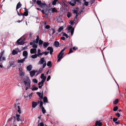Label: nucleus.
Here are the masks:
<instances>
[{"instance_id":"a211bd4d","label":"nucleus","mask_w":126,"mask_h":126,"mask_svg":"<svg viewBox=\"0 0 126 126\" xmlns=\"http://www.w3.org/2000/svg\"><path fill=\"white\" fill-rule=\"evenodd\" d=\"M21 4L20 2H19L17 4L16 8V10H17V9L20 8L21 6Z\"/></svg>"},{"instance_id":"58836bf2","label":"nucleus","mask_w":126,"mask_h":126,"mask_svg":"<svg viewBox=\"0 0 126 126\" xmlns=\"http://www.w3.org/2000/svg\"><path fill=\"white\" fill-rule=\"evenodd\" d=\"M24 15L25 16H27L28 15V11L26 10V11L24 13Z\"/></svg>"},{"instance_id":"13d9d810","label":"nucleus","mask_w":126,"mask_h":126,"mask_svg":"<svg viewBox=\"0 0 126 126\" xmlns=\"http://www.w3.org/2000/svg\"><path fill=\"white\" fill-rule=\"evenodd\" d=\"M44 76V73L42 74L40 78L41 79H43L45 77Z\"/></svg>"},{"instance_id":"39448f33","label":"nucleus","mask_w":126,"mask_h":126,"mask_svg":"<svg viewBox=\"0 0 126 126\" xmlns=\"http://www.w3.org/2000/svg\"><path fill=\"white\" fill-rule=\"evenodd\" d=\"M81 0H71L69 2V3L72 6H74L76 4V2L80 3Z\"/></svg>"},{"instance_id":"864d4df0","label":"nucleus","mask_w":126,"mask_h":126,"mask_svg":"<svg viewBox=\"0 0 126 126\" xmlns=\"http://www.w3.org/2000/svg\"><path fill=\"white\" fill-rule=\"evenodd\" d=\"M94 0H90V1L89 2L91 4H92L93 3H94Z\"/></svg>"},{"instance_id":"7ed1b4c3","label":"nucleus","mask_w":126,"mask_h":126,"mask_svg":"<svg viewBox=\"0 0 126 126\" xmlns=\"http://www.w3.org/2000/svg\"><path fill=\"white\" fill-rule=\"evenodd\" d=\"M38 64L39 65L43 64V68H44L46 65V62L44 58L43 57L41 58L40 60L39 61Z\"/></svg>"},{"instance_id":"09e8293b","label":"nucleus","mask_w":126,"mask_h":126,"mask_svg":"<svg viewBox=\"0 0 126 126\" xmlns=\"http://www.w3.org/2000/svg\"><path fill=\"white\" fill-rule=\"evenodd\" d=\"M43 104V102L42 101H40V105L39 107L41 108H42V107H43L42 106V105Z\"/></svg>"},{"instance_id":"2eb2a0df","label":"nucleus","mask_w":126,"mask_h":126,"mask_svg":"<svg viewBox=\"0 0 126 126\" xmlns=\"http://www.w3.org/2000/svg\"><path fill=\"white\" fill-rule=\"evenodd\" d=\"M17 50H18V49L17 48L16 50H14L12 51V54L13 55H15L18 53Z\"/></svg>"},{"instance_id":"ddd939ff","label":"nucleus","mask_w":126,"mask_h":126,"mask_svg":"<svg viewBox=\"0 0 126 126\" xmlns=\"http://www.w3.org/2000/svg\"><path fill=\"white\" fill-rule=\"evenodd\" d=\"M26 58H27V57H24L23 59H21V60H17V62L19 63H23L24 61L25 60Z\"/></svg>"},{"instance_id":"49530a36","label":"nucleus","mask_w":126,"mask_h":126,"mask_svg":"<svg viewBox=\"0 0 126 126\" xmlns=\"http://www.w3.org/2000/svg\"><path fill=\"white\" fill-rule=\"evenodd\" d=\"M32 81L34 83H37V82L38 81L36 79H32Z\"/></svg>"},{"instance_id":"0e129e2a","label":"nucleus","mask_w":126,"mask_h":126,"mask_svg":"<svg viewBox=\"0 0 126 126\" xmlns=\"http://www.w3.org/2000/svg\"><path fill=\"white\" fill-rule=\"evenodd\" d=\"M27 46H26L25 47H23L22 48V50H24L25 49H27Z\"/></svg>"},{"instance_id":"c9c22d12","label":"nucleus","mask_w":126,"mask_h":126,"mask_svg":"<svg viewBox=\"0 0 126 126\" xmlns=\"http://www.w3.org/2000/svg\"><path fill=\"white\" fill-rule=\"evenodd\" d=\"M43 67L42 68H40L39 70L38 71V74H40L42 73L43 70Z\"/></svg>"},{"instance_id":"de8ad7c7","label":"nucleus","mask_w":126,"mask_h":126,"mask_svg":"<svg viewBox=\"0 0 126 126\" xmlns=\"http://www.w3.org/2000/svg\"><path fill=\"white\" fill-rule=\"evenodd\" d=\"M118 109V107L117 106H115L113 108V110L114 111H116Z\"/></svg>"},{"instance_id":"f257e3e1","label":"nucleus","mask_w":126,"mask_h":126,"mask_svg":"<svg viewBox=\"0 0 126 126\" xmlns=\"http://www.w3.org/2000/svg\"><path fill=\"white\" fill-rule=\"evenodd\" d=\"M23 82L26 87H30L31 81L28 77H25L24 78Z\"/></svg>"},{"instance_id":"680f3d73","label":"nucleus","mask_w":126,"mask_h":126,"mask_svg":"<svg viewBox=\"0 0 126 126\" xmlns=\"http://www.w3.org/2000/svg\"><path fill=\"white\" fill-rule=\"evenodd\" d=\"M50 79V75L48 76L47 78V80L48 81Z\"/></svg>"},{"instance_id":"79ce46f5","label":"nucleus","mask_w":126,"mask_h":126,"mask_svg":"<svg viewBox=\"0 0 126 126\" xmlns=\"http://www.w3.org/2000/svg\"><path fill=\"white\" fill-rule=\"evenodd\" d=\"M63 35V36H66L67 38H68L69 37V36L66 33L63 32L62 33Z\"/></svg>"},{"instance_id":"37998d69","label":"nucleus","mask_w":126,"mask_h":126,"mask_svg":"<svg viewBox=\"0 0 126 126\" xmlns=\"http://www.w3.org/2000/svg\"><path fill=\"white\" fill-rule=\"evenodd\" d=\"M43 43V41H42L41 39H40L39 40V45H42V44Z\"/></svg>"},{"instance_id":"c85d7f7f","label":"nucleus","mask_w":126,"mask_h":126,"mask_svg":"<svg viewBox=\"0 0 126 126\" xmlns=\"http://www.w3.org/2000/svg\"><path fill=\"white\" fill-rule=\"evenodd\" d=\"M35 85H32V87L33 88L32 89V91L36 90L38 89V88L37 87H35Z\"/></svg>"},{"instance_id":"9b49d317","label":"nucleus","mask_w":126,"mask_h":126,"mask_svg":"<svg viewBox=\"0 0 126 126\" xmlns=\"http://www.w3.org/2000/svg\"><path fill=\"white\" fill-rule=\"evenodd\" d=\"M47 49L48 50L50 51V54H51L53 51V49L52 47H48L47 48Z\"/></svg>"},{"instance_id":"aec40b11","label":"nucleus","mask_w":126,"mask_h":126,"mask_svg":"<svg viewBox=\"0 0 126 126\" xmlns=\"http://www.w3.org/2000/svg\"><path fill=\"white\" fill-rule=\"evenodd\" d=\"M16 108L17 107V108L18 109V110H17L19 114L21 113V111L20 110V107L19 106V105H16ZM16 109H17V108Z\"/></svg>"},{"instance_id":"5fc2aeb1","label":"nucleus","mask_w":126,"mask_h":126,"mask_svg":"<svg viewBox=\"0 0 126 126\" xmlns=\"http://www.w3.org/2000/svg\"><path fill=\"white\" fill-rule=\"evenodd\" d=\"M37 56L39 57L40 56H41L42 55V53L39 52L37 53Z\"/></svg>"},{"instance_id":"5701e85b","label":"nucleus","mask_w":126,"mask_h":126,"mask_svg":"<svg viewBox=\"0 0 126 126\" xmlns=\"http://www.w3.org/2000/svg\"><path fill=\"white\" fill-rule=\"evenodd\" d=\"M23 56L27 58L28 55V53L27 51H24L23 52Z\"/></svg>"},{"instance_id":"4be33fe9","label":"nucleus","mask_w":126,"mask_h":126,"mask_svg":"<svg viewBox=\"0 0 126 126\" xmlns=\"http://www.w3.org/2000/svg\"><path fill=\"white\" fill-rule=\"evenodd\" d=\"M51 10L52 13H53L54 12H57V10L55 8H51Z\"/></svg>"},{"instance_id":"052dcab7","label":"nucleus","mask_w":126,"mask_h":126,"mask_svg":"<svg viewBox=\"0 0 126 126\" xmlns=\"http://www.w3.org/2000/svg\"><path fill=\"white\" fill-rule=\"evenodd\" d=\"M16 120L17 121H20L21 122L22 121V120L20 119V117H17Z\"/></svg>"},{"instance_id":"b1692460","label":"nucleus","mask_w":126,"mask_h":126,"mask_svg":"<svg viewBox=\"0 0 126 126\" xmlns=\"http://www.w3.org/2000/svg\"><path fill=\"white\" fill-rule=\"evenodd\" d=\"M19 75L20 76L23 77L25 75V72L22 71H20L19 72Z\"/></svg>"},{"instance_id":"393cba45","label":"nucleus","mask_w":126,"mask_h":126,"mask_svg":"<svg viewBox=\"0 0 126 126\" xmlns=\"http://www.w3.org/2000/svg\"><path fill=\"white\" fill-rule=\"evenodd\" d=\"M47 66H48L49 68H50L52 65V63L51 61H48L47 64Z\"/></svg>"},{"instance_id":"412c9836","label":"nucleus","mask_w":126,"mask_h":126,"mask_svg":"<svg viewBox=\"0 0 126 126\" xmlns=\"http://www.w3.org/2000/svg\"><path fill=\"white\" fill-rule=\"evenodd\" d=\"M32 65H30L27 66V68L28 70L30 71L32 70Z\"/></svg>"},{"instance_id":"bb28decb","label":"nucleus","mask_w":126,"mask_h":126,"mask_svg":"<svg viewBox=\"0 0 126 126\" xmlns=\"http://www.w3.org/2000/svg\"><path fill=\"white\" fill-rule=\"evenodd\" d=\"M59 43L58 41H55L54 43L55 46L56 47H58L59 46Z\"/></svg>"},{"instance_id":"338daca9","label":"nucleus","mask_w":126,"mask_h":126,"mask_svg":"<svg viewBox=\"0 0 126 126\" xmlns=\"http://www.w3.org/2000/svg\"><path fill=\"white\" fill-rule=\"evenodd\" d=\"M50 28V26L48 25H47L45 26V28L47 29H48Z\"/></svg>"},{"instance_id":"dca6fc26","label":"nucleus","mask_w":126,"mask_h":126,"mask_svg":"<svg viewBox=\"0 0 126 126\" xmlns=\"http://www.w3.org/2000/svg\"><path fill=\"white\" fill-rule=\"evenodd\" d=\"M37 104L38 103L37 102L33 101L32 103V107L33 108H35Z\"/></svg>"},{"instance_id":"20e7f679","label":"nucleus","mask_w":126,"mask_h":126,"mask_svg":"<svg viewBox=\"0 0 126 126\" xmlns=\"http://www.w3.org/2000/svg\"><path fill=\"white\" fill-rule=\"evenodd\" d=\"M71 25L67 28V29L68 30V32H70L71 33V35L72 36L73 35L74 32V29L73 28L72 25L73 24V22H70Z\"/></svg>"},{"instance_id":"8fccbe9b","label":"nucleus","mask_w":126,"mask_h":126,"mask_svg":"<svg viewBox=\"0 0 126 126\" xmlns=\"http://www.w3.org/2000/svg\"><path fill=\"white\" fill-rule=\"evenodd\" d=\"M49 53V52H47L46 51L45 52H42V54H44L45 55H47Z\"/></svg>"},{"instance_id":"69168bd1","label":"nucleus","mask_w":126,"mask_h":126,"mask_svg":"<svg viewBox=\"0 0 126 126\" xmlns=\"http://www.w3.org/2000/svg\"><path fill=\"white\" fill-rule=\"evenodd\" d=\"M115 115L118 117L120 116V114L119 113H117L115 114Z\"/></svg>"},{"instance_id":"9d476101","label":"nucleus","mask_w":126,"mask_h":126,"mask_svg":"<svg viewBox=\"0 0 126 126\" xmlns=\"http://www.w3.org/2000/svg\"><path fill=\"white\" fill-rule=\"evenodd\" d=\"M30 53L31 54H36L37 53V50L36 48H32L30 50Z\"/></svg>"},{"instance_id":"6ab92c4d","label":"nucleus","mask_w":126,"mask_h":126,"mask_svg":"<svg viewBox=\"0 0 126 126\" xmlns=\"http://www.w3.org/2000/svg\"><path fill=\"white\" fill-rule=\"evenodd\" d=\"M57 21L58 22H62V20L60 16H58L57 17Z\"/></svg>"},{"instance_id":"f03ea898","label":"nucleus","mask_w":126,"mask_h":126,"mask_svg":"<svg viewBox=\"0 0 126 126\" xmlns=\"http://www.w3.org/2000/svg\"><path fill=\"white\" fill-rule=\"evenodd\" d=\"M66 47L63 48L59 53L57 56L58 62H59L63 57V55L64 54L63 51L65 49Z\"/></svg>"},{"instance_id":"f8f14e48","label":"nucleus","mask_w":126,"mask_h":126,"mask_svg":"<svg viewBox=\"0 0 126 126\" xmlns=\"http://www.w3.org/2000/svg\"><path fill=\"white\" fill-rule=\"evenodd\" d=\"M36 72L34 70H33L30 72V74L31 77H32L34 76Z\"/></svg>"},{"instance_id":"a19ab883","label":"nucleus","mask_w":126,"mask_h":126,"mask_svg":"<svg viewBox=\"0 0 126 126\" xmlns=\"http://www.w3.org/2000/svg\"><path fill=\"white\" fill-rule=\"evenodd\" d=\"M83 1L84 2V5L86 6H87L88 5L89 2L86 1V0H83Z\"/></svg>"},{"instance_id":"4d7b16f0","label":"nucleus","mask_w":126,"mask_h":126,"mask_svg":"<svg viewBox=\"0 0 126 126\" xmlns=\"http://www.w3.org/2000/svg\"><path fill=\"white\" fill-rule=\"evenodd\" d=\"M35 41H34V40L33 41V42H30V45H32H32L33 44H34L35 43Z\"/></svg>"},{"instance_id":"f3484780","label":"nucleus","mask_w":126,"mask_h":126,"mask_svg":"<svg viewBox=\"0 0 126 126\" xmlns=\"http://www.w3.org/2000/svg\"><path fill=\"white\" fill-rule=\"evenodd\" d=\"M102 123L99 121H96V122L95 126H100L102 125Z\"/></svg>"},{"instance_id":"72a5a7b5","label":"nucleus","mask_w":126,"mask_h":126,"mask_svg":"<svg viewBox=\"0 0 126 126\" xmlns=\"http://www.w3.org/2000/svg\"><path fill=\"white\" fill-rule=\"evenodd\" d=\"M58 0H54L52 2V5H55Z\"/></svg>"},{"instance_id":"774afa93","label":"nucleus","mask_w":126,"mask_h":126,"mask_svg":"<svg viewBox=\"0 0 126 126\" xmlns=\"http://www.w3.org/2000/svg\"><path fill=\"white\" fill-rule=\"evenodd\" d=\"M117 120V118H114L113 119V121L114 122H115V121H116Z\"/></svg>"},{"instance_id":"6e6552de","label":"nucleus","mask_w":126,"mask_h":126,"mask_svg":"<svg viewBox=\"0 0 126 126\" xmlns=\"http://www.w3.org/2000/svg\"><path fill=\"white\" fill-rule=\"evenodd\" d=\"M36 3L38 5L42 8L45 5L44 4L42 3L41 1L39 0L37 1Z\"/></svg>"},{"instance_id":"a18cd8bd","label":"nucleus","mask_w":126,"mask_h":126,"mask_svg":"<svg viewBox=\"0 0 126 126\" xmlns=\"http://www.w3.org/2000/svg\"><path fill=\"white\" fill-rule=\"evenodd\" d=\"M118 101V100L117 99H116L113 102V103L116 104L117 103Z\"/></svg>"},{"instance_id":"c03bdc74","label":"nucleus","mask_w":126,"mask_h":126,"mask_svg":"<svg viewBox=\"0 0 126 126\" xmlns=\"http://www.w3.org/2000/svg\"><path fill=\"white\" fill-rule=\"evenodd\" d=\"M32 47L33 48L36 49L37 48V45L34 44L32 45Z\"/></svg>"},{"instance_id":"bf43d9fd","label":"nucleus","mask_w":126,"mask_h":126,"mask_svg":"<svg viewBox=\"0 0 126 126\" xmlns=\"http://www.w3.org/2000/svg\"><path fill=\"white\" fill-rule=\"evenodd\" d=\"M33 33H32V32H30V36L29 38H31L32 36V34Z\"/></svg>"},{"instance_id":"7c9ffc66","label":"nucleus","mask_w":126,"mask_h":126,"mask_svg":"<svg viewBox=\"0 0 126 126\" xmlns=\"http://www.w3.org/2000/svg\"><path fill=\"white\" fill-rule=\"evenodd\" d=\"M37 38L36 39L35 42L37 44L39 40V36L38 35H37L36 36Z\"/></svg>"},{"instance_id":"473e14b6","label":"nucleus","mask_w":126,"mask_h":126,"mask_svg":"<svg viewBox=\"0 0 126 126\" xmlns=\"http://www.w3.org/2000/svg\"><path fill=\"white\" fill-rule=\"evenodd\" d=\"M41 108L42 109V110L43 113L45 114L46 112V110H45L44 107H42V108Z\"/></svg>"},{"instance_id":"1a4fd4ad","label":"nucleus","mask_w":126,"mask_h":126,"mask_svg":"<svg viewBox=\"0 0 126 126\" xmlns=\"http://www.w3.org/2000/svg\"><path fill=\"white\" fill-rule=\"evenodd\" d=\"M79 9V8H77L76 9V10H74V13H75L76 14V15L74 19H77V17L78 16V9Z\"/></svg>"},{"instance_id":"a878e982","label":"nucleus","mask_w":126,"mask_h":126,"mask_svg":"<svg viewBox=\"0 0 126 126\" xmlns=\"http://www.w3.org/2000/svg\"><path fill=\"white\" fill-rule=\"evenodd\" d=\"M43 101L44 103L45 104V103H47V97L46 96H45L43 98Z\"/></svg>"},{"instance_id":"ea45409f","label":"nucleus","mask_w":126,"mask_h":126,"mask_svg":"<svg viewBox=\"0 0 126 126\" xmlns=\"http://www.w3.org/2000/svg\"><path fill=\"white\" fill-rule=\"evenodd\" d=\"M37 54H35V55H32L31 56V57L32 58L34 59L36 58L37 57Z\"/></svg>"},{"instance_id":"2f4dec72","label":"nucleus","mask_w":126,"mask_h":126,"mask_svg":"<svg viewBox=\"0 0 126 126\" xmlns=\"http://www.w3.org/2000/svg\"><path fill=\"white\" fill-rule=\"evenodd\" d=\"M4 53V51H1V52L0 54V63H1V59L2 57V55Z\"/></svg>"},{"instance_id":"6e6d98bb","label":"nucleus","mask_w":126,"mask_h":126,"mask_svg":"<svg viewBox=\"0 0 126 126\" xmlns=\"http://www.w3.org/2000/svg\"><path fill=\"white\" fill-rule=\"evenodd\" d=\"M73 52V51L72 50V48H71L70 50L69 51L68 53V54H70L71 53Z\"/></svg>"},{"instance_id":"423d86ee","label":"nucleus","mask_w":126,"mask_h":126,"mask_svg":"<svg viewBox=\"0 0 126 126\" xmlns=\"http://www.w3.org/2000/svg\"><path fill=\"white\" fill-rule=\"evenodd\" d=\"M16 42L18 45H22L24 44V40H22L21 38L17 40Z\"/></svg>"},{"instance_id":"603ef678","label":"nucleus","mask_w":126,"mask_h":126,"mask_svg":"<svg viewBox=\"0 0 126 126\" xmlns=\"http://www.w3.org/2000/svg\"><path fill=\"white\" fill-rule=\"evenodd\" d=\"M44 124L42 123H40L39 124H38L37 126H44Z\"/></svg>"},{"instance_id":"e433bc0d","label":"nucleus","mask_w":126,"mask_h":126,"mask_svg":"<svg viewBox=\"0 0 126 126\" xmlns=\"http://www.w3.org/2000/svg\"><path fill=\"white\" fill-rule=\"evenodd\" d=\"M46 79V77H45L44 78H43V79L42 80V81H41V82L42 84L43 85V83Z\"/></svg>"},{"instance_id":"c756f323","label":"nucleus","mask_w":126,"mask_h":126,"mask_svg":"<svg viewBox=\"0 0 126 126\" xmlns=\"http://www.w3.org/2000/svg\"><path fill=\"white\" fill-rule=\"evenodd\" d=\"M49 43L48 42H44L43 44V46L44 47H46L48 45Z\"/></svg>"},{"instance_id":"4c0bfd02","label":"nucleus","mask_w":126,"mask_h":126,"mask_svg":"<svg viewBox=\"0 0 126 126\" xmlns=\"http://www.w3.org/2000/svg\"><path fill=\"white\" fill-rule=\"evenodd\" d=\"M63 26H62L59 28L58 31V32H61V31L63 30Z\"/></svg>"},{"instance_id":"4468645a","label":"nucleus","mask_w":126,"mask_h":126,"mask_svg":"<svg viewBox=\"0 0 126 126\" xmlns=\"http://www.w3.org/2000/svg\"><path fill=\"white\" fill-rule=\"evenodd\" d=\"M36 94H38L39 96L41 98V99L43 98V93H42L41 94V93L39 92H37L36 93Z\"/></svg>"},{"instance_id":"0eeeda50","label":"nucleus","mask_w":126,"mask_h":126,"mask_svg":"<svg viewBox=\"0 0 126 126\" xmlns=\"http://www.w3.org/2000/svg\"><path fill=\"white\" fill-rule=\"evenodd\" d=\"M48 32H49V35H50L54 34L55 32V30L54 29L51 28L48 30Z\"/></svg>"},{"instance_id":"f704fd0d","label":"nucleus","mask_w":126,"mask_h":126,"mask_svg":"<svg viewBox=\"0 0 126 126\" xmlns=\"http://www.w3.org/2000/svg\"><path fill=\"white\" fill-rule=\"evenodd\" d=\"M5 60H6L5 57L4 56L2 57H2L1 58V63H2V61H5Z\"/></svg>"},{"instance_id":"e2e57ef3","label":"nucleus","mask_w":126,"mask_h":126,"mask_svg":"<svg viewBox=\"0 0 126 126\" xmlns=\"http://www.w3.org/2000/svg\"><path fill=\"white\" fill-rule=\"evenodd\" d=\"M13 119V118L12 117H11L9 118V119L8 121V122H10Z\"/></svg>"},{"instance_id":"cd10ccee","label":"nucleus","mask_w":126,"mask_h":126,"mask_svg":"<svg viewBox=\"0 0 126 126\" xmlns=\"http://www.w3.org/2000/svg\"><path fill=\"white\" fill-rule=\"evenodd\" d=\"M10 67L12 66L13 67H15L16 66V65L14 63V62L11 63L10 64Z\"/></svg>"},{"instance_id":"3c124183","label":"nucleus","mask_w":126,"mask_h":126,"mask_svg":"<svg viewBox=\"0 0 126 126\" xmlns=\"http://www.w3.org/2000/svg\"><path fill=\"white\" fill-rule=\"evenodd\" d=\"M71 14L69 12H68V13H67V17L68 18L70 17L71 16Z\"/></svg>"}]
</instances>
